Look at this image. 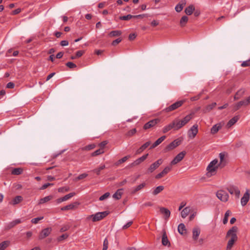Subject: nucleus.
<instances>
[{
	"mask_svg": "<svg viewBox=\"0 0 250 250\" xmlns=\"http://www.w3.org/2000/svg\"><path fill=\"white\" fill-rule=\"evenodd\" d=\"M22 171L23 169L21 168H15L12 170L11 173L13 175H18L21 174Z\"/></svg>",
	"mask_w": 250,
	"mask_h": 250,
	"instance_id": "obj_44",
	"label": "nucleus"
},
{
	"mask_svg": "<svg viewBox=\"0 0 250 250\" xmlns=\"http://www.w3.org/2000/svg\"><path fill=\"white\" fill-rule=\"evenodd\" d=\"M68 237V235L66 233L63 234L57 238V240L60 242L64 239H66Z\"/></svg>",
	"mask_w": 250,
	"mask_h": 250,
	"instance_id": "obj_54",
	"label": "nucleus"
},
{
	"mask_svg": "<svg viewBox=\"0 0 250 250\" xmlns=\"http://www.w3.org/2000/svg\"><path fill=\"white\" fill-rule=\"evenodd\" d=\"M147 16V14H142V15L133 16V18L143 19L145 17H146Z\"/></svg>",
	"mask_w": 250,
	"mask_h": 250,
	"instance_id": "obj_59",
	"label": "nucleus"
},
{
	"mask_svg": "<svg viewBox=\"0 0 250 250\" xmlns=\"http://www.w3.org/2000/svg\"><path fill=\"white\" fill-rule=\"evenodd\" d=\"M75 194H76V193L75 192L70 193L65 195L64 196L62 197V200H63V201H65L69 199L70 198L73 197Z\"/></svg>",
	"mask_w": 250,
	"mask_h": 250,
	"instance_id": "obj_49",
	"label": "nucleus"
},
{
	"mask_svg": "<svg viewBox=\"0 0 250 250\" xmlns=\"http://www.w3.org/2000/svg\"><path fill=\"white\" fill-rule=\"evenodd\" d=\"M242 106H247V104L244 100L238 102L237 103L235 104L234 105H233V111L234 112H235V111L238 110Z\"/></svg>",
	"mask_w": 250,
	"mask_h": 250,
	"instance_id": "obj_22",
	"label": "nucleus"
},
{
	"mask_svg": "<svg viewBox=\"0 0 250 250\" xmlns=\"http://www.w3.org/2000/svg\"><path fill=\"white\" fill-rule=\"evenodd\" d=\"M172 123L174 126V130H178L182 127V125H181L180 120L178 119H175L172 122Z\"/></svg>",
	"mask_w": 250,
	"mask_h": 250,
	"instance_id": "obj_26",
	"label": "nucleus"
},
{
	"mask_svg": "<svg viewBox=\"0 0 250 250\" xmlns=\"http://www.w3.org/2000/svg\"><path fill=\"white\" fill-rule=\"evenodd\" d=\"M222 127L221 124H217L214 125L211 128L210 133L212 134L216 133Z\"/></svg>",
	"mask_w": 250,
	"mask_h": 250,
	"instance_id": "obj_28",
	"label": "nucleus"
},
{
	"mask_svg": "<svg viewBox=\"0 0 250 250\" xmlns=\"http://www.w3.org/2000/svg\"><path fill=\"white\" fill-rule=\"evenodd\" d=\"M52 230L51 228H46L42 229L39 234V240H42L48 236L51 233Z\"/></svg>",
	"mask_w": 250,
	"mask_h": 250,
	"instance_id": "obj_6",
	"label": "nucleus"
},
{
	"mask_svg": "<svg viewBox=\"0 0 250 250\" xmlns=\"http://www.w3.org/2000/svg\"><path fill=\"white\" fill-rule=\"evenodd\" d=\"M218 161L215 159L212 161L207 167V172L206 176L208 177H210L211 176L214 175L216 173L217 169L219 167L218 165Z\"/></svg>",
	"mask_w": 250,
	"mask_h": 250,
	"instance_id": "obj_2",
	"label": "nucleus"
},
{
	"mask_svg": "<svg viewBox=\"0 0 250 250\" xmlns=\"http://www.w3.org/2000/svg\"><path fill=\"white\" fill-rule=\"evenodd\" d=\"M240 116L239 115L235 116L231 118L228 123L227 126L229 128L234 125L239 119Z\"/></svg>",
	"mask_w": 250,
	"mask_h": 250,
	"instance_id": "obj_24",
	"label": "nucleus"
},
{
	"mask_svg": "<svg viewBox=\"0 0 250 250\" xmlns=\"http://www.w3.org/2000/svg\"><path fill=\"white\" fill-rule=\"evenodd\" d=\"M22 200V197L21 196H16L10 203L13 205H16L20 203Z\"/></svg>",
	"mask_w": 250,
	"mask_h": 250,
	"instance_id": "obj_35",
	"label": "nucleus"
},
{
	"mask_svg": "<svg viewBox=\"0 0 250 250\" xmlns=\"http://www.w3.org/2000/svg\"><path fill=\"white\" fill-rule=\"evenodd\" d=\"M108 143V142L107 141H104L101 142L99 144V146L101 147V148L104 149V147L106 145H107Z\"/></svg>",
	"mask_w": 250,
	"mask_h": 250,
	"instance_id": "obj_60",
	"label": "nucleus"
},
{
	"mask_svg": "<svg viewBox=\"0 0 250 250\" xmlns=\"http://www.w3.org/2000/svg\"><path fill=\"white\" fill-rule=\"evenodd\" d=\"M122 34L121 31L120 30H114L111 31L109 33V35L110 37H117L119 36Z\"/></svg>",
	"mask_w": 250,
	"mask_h": 250,
	"instance_id": "obj_43",
	"label": "nucleus"
},
{
	"mask_svg": "<svg viewBox=\"0 0 250 250\" xmlns=\"http://www.w3.org/2000/svg\"><path fill=\"white\" fill-rule=\"evenodd\" d=\"M226 156L225 152H221L219 154L220 162L219 163H218V165L220 168L224 167L228 163Z\"/></svg>",
	"mask_w": 250,
	"mask_h": 250,
	"instance_id": "obj_10",
	"label": "nucleus"
},
{
	"mask_svg": "<svg viewBox=\"0 0 250 250\" xmlns=\"http://www.w3.org/2000/svg\"><path fill=\"white\" fill-rule=\"evenodd\" d=\"M133 223L132 221H129L123 227V229H125L129 228Z\"/></svg>",
	"mask_w": 250,
	"mask_h": 250,
	"instance_id": "obj_62",
	"label": "nucleus"
},
{
	"mask_svg": "<svg viewBox=\"0 0 250 250\" xmlns=\"http://www.w3.org/2000/svg\"><path fill=\"white\" fill-rule=\"evenodd\" d=\"M121 190H122V189H118L117 191L113 195V198L117 200L120 199L122 195V193L121 192Z\"/></svg>",
	"mask_w": 250,
	"mask_h": 250,
	"instance_id": "obj_42",
	"label": "nucleus"
},
{
	"mask_svg": "<svg viewBox=\"0 0 250 250\" xmlns=\"http://www.w3.org/2000/svg\"><path fill=\"white\" fill-rule=\"evenodd\" d=\"M160 212L164 215L165 220H167L170 215V211L169 209L164 207H161L160 208Z\"/></svg>",
	"mask_w": 250,
	"mask_h": 250,
	"instance_id": "obj_19",
	"label": "nucleus"
},
{
	"mask_svg": "<svg viewBox=\"0 0 250 250\" xmlns=\"http://www.w3.org/2000/svg\"><path fill=\"white\" fill-rule=\"evenodd\" d=\"M195 11V7L193 4H190L185 10V13L188 15H191Z\"/></svg>",
	"mask_w": 250,
	"mask_h": 250,
	"instance_id": "obj_27",
	"label": "nucleus"
},
{
	"mask_svg": "<svg viewBox=\"0 0 250 250\" xmlns=\"http://www.w3.org/2000/svg\"><path fill=\"white\" fill-rule=\"evenodd\" d=\"M10 244L9 241H4L0 243V250H4L7 248Z\"/></svg>",
	"mask_w": 250,
	"mask_h": 250,
	"instance_id": "obj_37",
	"label": "nucleus"
},
{
	"mask_svg": "<svg viewBox=\"0 0 250 250\" xmlns=\"http://www.w3.org/2000/svg\"><path fill=\"white\" fill-rule=\"evenodd\" d=\"M174 129V126H173V125L171 123H170L169 124H168V125L165 126L163 129V132L164 133H167V132H168V131L170 130L171 129Z\"/></svg>",
	"mask_w": 250,
	"mask_h": 250,
	"instance_id": "obj_39",
	"label": "nucleus"
},
{
	"mask_svg": "<svg viewBox=\"0 0 250 250\" xmlns=\"http://www.w3.org/2000/svg\"><path fill=\"white\" fill-rule=\"evenodd\" d=\"M164 189V187L163 186H159L156 187L152 191V194L153 195H156L162 191Z\"/></svg>",
	"mask_w": 250,
	"mask_h": 250,
	"instance_id": "obj_34",
	"label": "nucleus"
},
{
	"mask_svg": "<svg viewBox=\"0 0 250 250\" xmlns=\"http://www.w3.org/2000/svg\"><path fill=\"white\" fill-rule=\"evenodd\" d=\"M137 132L136 128H133L129 130L126 134L125 136L127 137H130L134 135Z\"/></svg>",
	"mask_w": 250,
	"mask_h": 250,
	"instance_id": "obj_47",
	"label": "nucleus"
},
{
	"mask_svg": "<svg viewBox=\"0 0 250 250\" xmlns=\"http://www.w3.org/2000/svg\"><path fill=\"white\" fill-rule=\"evenodd\" d=\"M148 155V154H146V155H144L142 157H140L139 158L136 159L135 161H134L130 165V167H134L135 166L139 165L140 164L144 162L147 158Z\"/></svg>",
	"mask_w": 250,
	"mask_h": 250,
	"instance_id": "obj_14",
	"label": "nucleus"
},
{
	"mask_svg": "<svg viewBox=\"0 0 250 250\" xmlns=\"http://www.w3.org/2000/svg\"><path fill=\"white\" fill-rule=\"evenodd\" d=\"M237 231L238 228L236 226L232 227L228 231L226 234V238L227 239L229 238V239L227 243L226 250H231L234 243L237 241Z\"/></svg>",
	"mask_w": 250,
	"mask_h": 250,
	"instance_id": "obj_1",
	"label": "nucleus"
},
{
	"mask_svg": "<svg viewBox=\"0 0 250 250\" xmlns=\"http://www.w3.org/2000/svg\"><path fill=\"white\" fill-rule=\"evenodd\" d=\"M21 222V221L20 219H16V220L11 222V223H10L8 225L7 228L8 229H11V228L14 227V226H15L16 225H17V224H20Z\"/></svg>",
	"mask_w": 250,
	"mask_h": 250,
	"instance_id": "obj_41",
	"label": "nucleus"
},
{
	"mask_svg": "<svg viewBox=\"0 0 250 250\" xmlns=\"http://www.w3.org/2000/svg\"><path fill=\"white\" fill-rule=\"evenodd\" d=\"M190 211V209L189 207H186L185 208H184L181 211L182 217L183 218H186L189 214Z\"/></svg>",
	"mask_w": 250,
	"mask_h": 250,
	"instance_id": "obj_32",
	"label": "nucleus"
},
{
	"mask_svg": "<svg viewBox=\"0 0 250 250\" xmlns=\"http://www.w3.org/2000/svg\"><path fill=\"white\" fill-rule=\"evenodd\" d=\"M79 205H80V203H79L78 202H75L72 204H69L67 206L62 207L61 208V210L62 211H64V210L74 209L77 208H78V206Z\"/></svg>",
	"mask_w": 250,
	"mask_h": 250,
	"instance_id": "obj_13",
	"label": "nucleus"
},
{
	"mask_svg": "<svg viewBox=\"0 0 250 250\" xmlns=\"http://www.w3.org/2000/svg\"><path fill=\"white\" fill-rule=\"evenodd\" d=\"M146 183H143L137 186L136 188H135L131 191L132 194H135L136 192L138 191L139 190L142 189L143 188L146 186Z\"/></svg>",
	"mask_w": 250,
	"mask_h": 250,
	"instance_id": "obj_36",
	"label": "nucleus"
},
{
	"mask_svg": "<svg viewBox=\"0 0 250 250\" xmlns=\"http://www.w3.org/2000/svg\"><path fill=\"white\" fill-rule=\"evenodd\" d=\"M230 213H231V212L229 210H227L226 212V213L225 214L224 218L223 220V222L224 224H226L227 223V222L228 221V217L229 216V215L230 214Z\"/></svg>",
	"mask_w": 250,
	"mask_h": 250,
	"instance_id": "obj_46",
	"label": "nucleus"
},
{
	"mask_svg": "<svg viewBox=\"0 0 250 250\" xmlns=\"http://www.w3.org/2000/svg\"><path fill=\"white\" fill-rule=\"evenodd\" d=\"M186 4V1L185 0H183L181 1L179 3H178L175 8V9L177 12H180L183 9L184 7Z\"/></svg>",
	"mask_w": 250,
	"mask_h": 250,
	"instance_id": "obj_20",
	"label": "nucleus"
},
{
	"mask_svg": "<svg viewBox=\"0 0 250 250\" xmlns=\"http://www.w3.org/2000/svg\"><path fill=\"white\" fill-rule=\"evenodd\" d=\"M193 114V113H190L187 115L182 120H180L181 125H182V127L187 124L192 118Z\"/></svg>",
	"mask_w": 250,
	"mask_h": 250,
	"instance_id": "obj_18",
	"label": "nucleus"
},
{
	"mask_svg": "<svg viewBox=\"0 0 250 250\" xmlns=\"http://www.w3.org/2000/svg\"><path fill=\"white\" fill-rule=\"evenodd\" d=\"M250 195L247 190L244 194L243 196L241 199V204L242 206H245L247 205L250 199Z\"/></svg>",
	"mask_w": 250,
	"mask_h": 250,
	"instance_id": "obj_16",
	"label": "nucleus"
},
{
	"mask_svg": "<svg viewBox=\"0 0 250 250\" xmlns=\"http://www.w3.org/2000/svg\"><path fill=\"white\" fill-rule=\"evenodd\" d=\"M109 213V212L108 211L99 212L94 214H92L88 216L87 219H89L90 218H92L93 222H97L105 217L108 215Z\"/></svg>",
	"mask_w": 250,
	"mask_h": 250,
	"instance_id": "obj_3",
	"label": "nucleus"
},
{
	"mask_svg": "<svg viewBox=\"0 0 250 250\" xmlns=\"http://www.w3.org/2000/svg\"><path fill=\"white\" fill-rule=\"evenodd\" d=\"M131 18H133V16L130 15V14H128L126 16H120L119 17L120 20H125V21L129 20L131 19Z\"/></svg>",
	"mask_w": 250,
	"mask_h": 250,
	"instance_id": "obj_50",
	"label": "nucleus"
},
{
	"mask_svg": "<svg viewBox=\"0 0 250 250\" xmlns=\"http://www.w3.org/2000/svg\"><path fill=\"white\" fill-rule=\"evenodd\" d=\"M226 189L230 193V194H235L237 198L239 197L240 191L237 187L234 186H229L226 188Z\"/></svg>",
	"mask_w": 250,
	"mask_h": 250,
	"instance_id": "obj_12",
	"label": "nucleus"
},
{
	"mask_svg": "<svg viewBox=\"0 0 250 250\" xmlns=\"http://www.w3.org/2000/svg\"><path fill=\"white\" fill-rule=\"evenodd\" d=\"M172 165L168 166L167 167H166L162 171L163 173L166 175L172 169Z\"/></svg>",
	"mask_w": 250,
	"mask_h": 250,
	"instance_id": "obj_51",
	"label": "nucleus"
},
{
	"mask_svg": "<svg viewBox=\"0 0 250 250\" xmlns=\"http://www.w3.org/2000/svg\"><path fill=\"white\" fill-rule=\"evenodd\" d=\"M159 120L158 119H153L150 120L148 122L145 124L144 125L143 128L144 129H147L155 125L158 122Z\"/></svg>",
	"mask_w": 250,
	"mask_h": 250,
	"instance_id": "obj_15",
	"label": "nucleus"
},
{
	"mask_svg": "<svg viewBox=\"0 0 250 250\" xmlns=\"http://www.w3.org/2000/svg\"><path fill=\"white\" fill-rule=\"evenodd\" d=\"M52 199V196H51V195L46 196V197H45L43 198H42L40 200L39 204H44V203L50 201Z\"/></svg>",
	"mask_w": 250,
	"mask_h": 250,
	"instance_id": "obj_40",
	"label": "nucleus"
},
{
	"mask_svg": "<svg viewBox=\"0 0 250 250\" xmlns=\"http://www.w3.org/2000/svg\"><path fill=\"white\" fill-rule=\"evenodd\" d=\"M121 41L122 39L121 38H118L112 42V45L113 46H115L118 43H119Z\"/></svg>",
	"mask_w": 250,
	"mask_h": 250,
	"instance_id": "obj_58",
	"label": "nucleus"
},
{
	"mask_svg": "<svg viewBox=\"0 0 250 250\" xmlns=\"http://www.w3.org/2000/svg\"><path fill=\"white\" fill-rule=\"evenodd\" d=\"M66 65L70 68H74L77 67V65L72 62H69L66 63Z\"/></svg>",
	"mask_w": 250,
	"mask_h": 250,
	"instance_id": "obj_56",
	"label": "nucleus"
},
{
	"mask_svg": "<svg viewBox=\"0 0 250 250\" xmlns=\"http://www.w3.org/2000/svg\"><path fill=\"white\" fill-rule=\"evenodd\" d=\"M200 233L199 229L194 228L192 230V238L194 240H197Z\"/></svg>",
	"mask_w": 250,
	"mask_h": 250,
	"instance_id": "obj_29",
	"label": "nucleus"
},
{
	"mask_svg": "<svg viewBox=\"0 0 250 250\" xmlns=\"http://www.w3.org/2000/svg\"><path fill=\"white\" fill-rule=\"evenodd\" d=\"M83 53H84L83 51H82V50L78 51L76 52L75 56L77 57V58L81 57L83 55Z\"/></svg>",
	"mask_w": 250,
	"mask_h": 250,
	"instance_id": "obj_64",
	"label": "nucleus"
},
{
	"mask_svg": "<svg viewBox=\"0 0 250 250\" xmlns=\"http://www.w3.org/2000/svg\"><path fill=\"white\" fill-rule=\"evenodd\" d=\"M104 153V149L103 148H99V149H97V150L95 151L93 153H91V156H96L97 155H99L100 154H103Z\"/></svg>",
	"mask_w": 250,
	"mask_h": 250,
	"instance_id": "obj_45",
	"label": "nucleus"
},
{
	"mask_svg": "<svg viewBox=\"0 0 250 250\" xmlns=\"http://www.w3.org/2000/svg\"><path fill=\"white\" fill-rule=\"evenodd\" d=\"M88 176V174H86V173H83V174H81L80 175H79L76 178V180L78 181V180H82L83 179H84L85 178H86L87 176Z\"/></svg>",
	"mask_w": 250,
	"mask_h": 250,
	"instance_id": "obj_55",
	"label": "nucleus"
},
{
	"mask_svg": "<svg viewBox=\"0 0 250 250\" xmlns=\"http://www.w3.org/2000/svg\"><path fill=\"white\" fill-rule=\"evenodd\" d=\"M198 125H194L188 131V135L189 138L193 139L196 136L198 132Z\"/></svg>",
	"mask_w": 250,
	"mask_h": 250,
	"instance_id": "obj_7",
	"label": "nucleus"
},
{
	"mask_svg": "<svg viewBox=\"0 0 250 250\" xmlns=\"http://www.w3.org/2000/svg\"><path fill=\"white\" fill-rule=\"evenodd\" d=\"M166 138V136H163L158 139L150 147L149 149H153L160 145Z\"/></svg>",
	"mask_w": 250,
	"mask_h": 250,
	"instance_id": "obj_25",
	"label": "nucleus"
},
{
	"mask_svg": "<svg viewBox=\"0 0 250 250\" xmlns=\"http://www.w3.org/2000/svg\"><path fill=\"white\" fill-rule=\"evenodd\" d=\"M151 144L150 141L147 142L142 145L137 151L136 154H140L146 149Z\"/></svg>",
	"mask_w": 250,
	"mask_h": 250,
	"instance_id": "obj_30",
	"label": "nucleus"
},
{
	"mask_svg": "<svg viewBox=\"0 0 250 250\" xmlns=\"http://www.w3.org/2000/svg\"><path fill=\"white\" fill-rule=\"evenodd\" d=\"M162 243L165 246H170V243L167 238V236L165 230H163Z\"/></svg>",
	"mask_w": 250,
	"mask_h": 250,
	"instance_id": "obj_17",
	"label": "nucleus"
},
{
	"mask_svg": "<svg viewBox=\"0 0 250 250\" xmlns=\"http://www.w3.org/2000/svg\"><path fill=\"white\" fill-rule=\"evenodd\" d=\"M180 145V142L177 140H175L174 141L170 143L167 145L164 149L165 152L170 151Z\"/></svg>",
	"mask_w": 250,
	"mask_h": 250,
	"instance_id": "obj_11",
	"label": "nucleus"
},
{
	"mask_svg": "<svg viewBox=\"0 0 250 250\" xmlns=\"http://www.w3.org/2000/svg\"><path fill=\"white\" fill-rule=\"evenodd\" d=\"M129 158H130V155H129L125 156V157H124L123 158H122V159L118 160L117 162H116L115 163V165L118 166L119 165L125 162Z\"/></svg>",
	"mask_w": 250,
	"mask_h": 250,
	"instance_id": "obj_38",
	"label": "nucleus"
},
{
	"mask_svg": "<svg viewBox=\"0 0 250 250\" xmlns=\"http://www.w3.org/2000/svg\"><path fill=\"white\" fill-rule=\"evenodd\" d=\"M216 105V103L215 102L212 103L210 104H209L206 106L205 108L203 109V112L204 113L209 112L213 108H214Z\"/></svg>",
	"mask_w": 250,
	"mask_h": 250,
	"instance_id": "obj_31",
	"label": "nucleus"
},
{
	"mask_svg": "<svg viewBox=\"0 0 250 250\" xmlns=\"http://www.w3.org/2000/svg\"><path fill=\"white\" fill-rule=\"evenodd\" d=\"M109 196H110V193L106 192L99 198V200L103 201V200H105V199L107 198Z\"/></svg>",
	"mask_w": 250,
	"mask_h": 250,
	"instance_id": "obj_53",
	"label": "nucleus"
},
{
	"mask_svg": "<svg viewBox=\"0 0 250 250\" xmlns=\"http://www.w3.org/2000/svg\"><path fill=\"white\" fill-rule=\"evenodd\" d=\"M43 219V217L41 216L39 217L35 218L32 219L31 220V222L32 223L36 224H37L39 221H40Z\"/></svg>",
	"mask_w": 250,
	"mask_h": 250,
	"instance_id": "obj_52",
	"label": "nucleus"
},
{
	"mask_svg": "<svg viewBox=\"0 0 250 250\" xmlns=\"http://www.w3.org/2000/svg\"><path fill=\"white\" fill-rule=\"evenodd\" d=\"M178 231L179 233L182 235H186L187 233L185 225L183 223H181L178 225Z\"/></svg>",
	"mask_w": 250,
	"mask_h": 250,
	"instance_id": "obj_23",
	"label": "nucleus"
},
{
	"mask_svg": "<svg viewBox=\"0 0 250 250\" xmlns=\"http://www.w3.org/2000/svg\"><path fill=\"white\" fill-rule=\"evenodd\" d=\"M105 168V166L104 165H102L101 166L97 168H96V169H94L93 170V172H94L95 173H96V174L97 175H99L100 174V171L101 170L104 169Z\"/></svg>",
	"mask_w": 250,
	"mask_h": 250,
	"instance_id": "obj_48",
	"label": "nucleus"
},
{
	"mask_svg": "<svg viewBox=\"0 0 250 250\" xmlns=\"http://www.w3.org/2000/svg\"><path fill=\"white\" fill-rule=\"evenodd\" d=\"M188 18L187 16H183L180 21V25L181 27H184L186 26L188 22Z\"/></svg>",
	"mask_w": 250,
	"mask_h": 250,
	"instance_id": "obj_33",
	"label": "nucleus"
},
{
	"mask_svg": "<svg viewBox=\"0 0 250 250\" xmlns=\"http://www.w3.org/2000/svg\"><path fill=\"white\" fill-rule=\"evenodd\" d=\"M108 242L107 238L104 240L103 244V248L102 250H106L108 248Z\"/></svg>",
	"mask_w": 250,
	"mask_h": 250,
	"instance_id": "obj_57",
	"label": "nucleus"
},
{
	"mask_svg": "<svg viewBox=\"0 0 250 250\" xmlns=\"http://www.w3.org/2000/svg\"><path fill=\"white\" fill-rule=\"evenodd\" d=\"M184 103V101H183V100L177 101V102H175V103L172 104L168 107H166L164 109V111L166 112H169L173 111V110L177 109L178 108L180 107V106H181Z\"/></svg>",
	"mask_w": 250,
	"mask_h": 250,
	"instance_id": "obj_4",
	"label": "nucleus"
},
{
	"mask_svg": "<svg viewBox=\"0 0 250 250\" xmlns=\"http://www.w3.org/2000/svg\"><path fill=\"white\" fill-rule=\"evenodd\" d=\"M245 91L246 90L244 88H241L238 90L234 96V100H238L240 99L244 95Z\"/></svg>",
	"mask_w": 250,
	"mask_h": 250,
	"instance_id": "obj_21",
	"label": "nucleus"
},
{
	"mask_svg": "<svg viewBox=\"0 0 250 250\" xmlns=\"http://www.w3.org/2000/svg\"><path fill=\"white\" fill-rule=\"evenodd\" d=\"M95 146H96L94 144L89 145L85 147V149L89 150L95 148Z\"/></svg>",
	"mask_w": 250,
	"mask_h": 250,
	"instance_id": "obj_61",
	"label": "nucleus"
},
{
	"mask_svg": "<svg viewBox=\"0 0 250 250\" xmlns=\"http://www.w3.org/2000/svg\"><path fill=\"white\" fill-rule=\"evenodd\" d=\"M216 196L222 202H226L228 201L229 195L223 190H219L216 192Z\"/></svg>",
	"mask_w": 250,
	"mask_h": 250,
	"instance_id": "obj_5",
	"label": "nucleus"
},
{
	"mask_svg": "<svg viewBox=\"0 0 250 250\" xmlns=\"http://www.w3.org/2000/svg\"><path fill=\"white\" fill-rule=\"evenodd\" d=\"M186 154V151H183L179 153L170 162V165H174L183 160Z\"/></svg>",
	"mask_w": 250,
	"mask_h": 250,
	"instance_id": "obj_9",
	"label": "nucleus"
},
{
	"mask_svg": "<svg viewBox=\"0 0 250 250\" xmlns=\"http://www.w3.org/2000/svg\"><path fill=\"white\" fill-rule=\"evenodd\" d=\"M163 163V160L159 159L153 164H152L147 169L148 173H152L155 169L159 167V166Z\"/></svg>",
	"mask_w": 250,
	"mask_h": 250,
	"instance_id": "obj_8",
	"label": "nucleus"
},
{
	"mask_svg": "<svg viewBox=\"0 0 250 250\" xmlns=\"http://www.w3.org/2000/svg\"><path fill=\"white\" fill-rule=\"evenodd\" d=\"M241 66H242V67H246V66H250V61H244V62H243L241 63Z\"/></svg>",
	"mask_w": 250,
	"mask_h": 250,
	"instance_id": "obj_63",
	"label": "nucleus"
}]
</instances>
